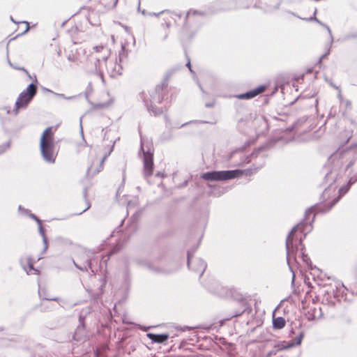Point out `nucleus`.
I'll list each match as a JSON object with an SVG mask.
<instances>
[{
	"mask_svg": "<svg viewBox=\"0 0 357 357\" xmlns=\"http://www.w3.org/2000/svg\"><path fill=\"white\" fill-rule=\"evenodd\" d=\"M330 210L328 209V204H316L312 206L305 211L304 218L289 232L285 243L286 258L289 271L293 274L292 283H294L295 280V273L291 266L290 259L292 257L294 261L297 263L296 254L299 250V245H302L307 235V233H304L307 225H310V229L309 231H310L312 228V222L314 221L315 215L319 213H326Z\"/></svg>",
	"mask_w": 357,
	"mask_h": 357,
	"instance_id": "f257e3e1",
	"label": "nucleus"
},
{
	"mask_svg": "<svg viewBox=\"0 0 357 357\" xmlns=\"http://www.w3.org/2000/svg\"><path fill=\"white\" fill-rule=\"evenodd\" d=\"M354 162V159L348 162L345 160L344 151H336L330 155L327 163L322 169V173L324 174L323 185L325 188L322 194L324 199L328 191L336 189V183L343 178Z\"/></svg>",
	"mask_w": 357,
	"mask_h": 357,
	"instance_id": "f03ea898",
	"label": "nucleus"
},
{
	"mask_svg": "<svg viewBox=\"0 0 357 357\" xmlns=\"http://www.w3.org/2000/svg\"><path fill=\"white\" fill-rule=\"evenodd\" d=\"M265 165V157L261 158V162L259 164L252 162L250 167L245 169H231L221 171H208L202 174L201 178L206 181H226L231 179L239 178L242 176H250Z\"/></svg>",
	"mask_w": 357,
	"mask_h": 357,
	"instance_id": "7ed1b4c3",
	"label": "nucleus"
},
{
	"mask_svg": "<svg viewBox=\"0 0 357 357\" xmlns=\"http://www.w3.org/2000/svg\"><path fill=\"white\" fill-rule=\"evenodd\" d=\"M53 128L47 127L42 133L40 139V151L43 160L47 163L55 162V142L54 139Z\"/></svg>",
	"mask_w": 357,
	"mask_h": 357,
	"instance_id": "20e7f679",
	"label": "nucleus"
},
{
	"mask_svg": "<svg viewBox=\"0 0 357 357\" xmlns=\"http://www.w3.org/2000/svg\"><path fill=\"white\" fill-rule=\"evenodd\" d=\"M275 143L276 141L275 140H268L264 144L259 146L257 149L253 151L250 155L242 158L241 161L235 165H243L245 164H248L252 161H253V162H257V164L260 163L263 156H264L265 158H266V155L262 153L273 148L275 145Z\"/></svg>",
	"mask_w": 357,
	"mask_h": 357,
	"instance_id": "39448f33",
	"label": "nucleus"
},
{
	"mask_svg": "<svg viewBox=\"0 0 357 357\" xmlns=\"http://www.w3.org/2000/svg\"><path fill=\"white\" fill-rule=\"evenodd\" d=\"M206 16V13L204 11H200L197 10L190 9L187 12L185 17V22L183 24V27L182 29V36L181 41L182 43H185L186 41L191 40L196 34V31L192 33H188V22H197L199 17H204Z\"/></svg>",
	"mask_w": 357,
	"mask_h": 357,
	"instance_id": "423d86ee",
	"label": "nucleus"
},
{
	"mask_svg": "<svg viewBox=\"0 0 357 357\" xmlns=\"http://www.w3.org/2000/svg\"><path fill=\"white\" fill-rule=\"evenodd\" d=\"M141 152L143 153V174L144 178L148 180L153 172V152L151 151V148H148V149L145 151L142 140L139 154H140Z\"/></svg>",
	"mask_w": 357,
	"mask_h": 357,
	"instance_id": "0eeeda50",
	"label": "nucleus"
},
{
	"mask_svg": "<svg viewBox=\"0 0 357 357\" xmlns=\"http://www.w3.org/2000/svg\"><path fill=\"white\" fill-rule=\"evenodd\" d=\"M238 7L241 8H249L252 3L255 1L254 8L263 9L266 13H272L279 9L282 1L281 0H277V3L274 6H263L261 0H237Z\"/></svg>",
	"mask_w": 357,
	"mask_h": 357,
	"instance_id": "6e6552de",
	"label": "nucleus"
},
{
	"mask_svg": "<svg viewBox=\"0 0 357 357\" xmlns=\"http://www.w3.org/2000/svg\"><path fill=\"white\" fill-rule=\"evenodd\" d=\"M169 75H166L160 84L157 85L151 93L150 102L160 104L165 100L166 90L168 85Z\"/></svg>",
	"mask_w": 357,
	"mask_h": 357,
	"instance_id": "1a4fd4ad",
	"label": "nucleus"
},
{
	"mask_svg": "<svg viewBox=\"0 0 357 357\" xmlns=\"http://www.w3.org/2000/svg\"><path fill=\"white\" fill-rule=\"evenodd\" d=\"M204 287L209 292L218 297L225 298L229 295V290L216 280H208L205 282Z\"/></svg>",
	"mask_w": 357,
	"mask_h": 357,
	"instance_id": "9d476101",
	"label": "nucleus"
},
{
	"mask_svg": "<svg viewBox=\"0 0 357 357\" xmlns=\"http://www.w3.org/2000/svg\"><path fill=\"white\" fill-rule=\"evenodd\" d=\"M139 264L145 266L149 271L158 274H170L175 272L176 268H169L165 266L162 261L158 262V264H155V262L148 260H140Z\"/></svg>",
	"mask_w": 357,
	"mask_h": 357,
	"instance_id": "9b49d317",
	"label": "nucleus"
},
{
	"mask_svg": "<svg viewBox=\"0 0 357 357\" xmlns=\"http://www.w3.org/2000/svg\"><path fill=\"white\" fill-rule=\"evenodd\" d=\"M211 13L240 9L237 0H217L209 8Z\"/></svg>",
	"mask_w": 357,
	"mask_h": 357,
	"instance_id": "f8f14e48",
	"label": "nucleus"
},
{
	"mask_svg": "<svg viewBox=\"0 0 357 357\" xmlns=\"http://www.w3.org/2000/svg\"><path fill=\"white\" fill-rule=\"evenodd\" d=\"M305 333L303 331H300L298 335L296 336L294 339H291L288 342L285 341H280L278 342L274 345V348L278 350V351H283L294 348L295 347L299 346L301 344L302 341L304 338Z\"/></svg>",
	"mask_w": 357,
	"mask_h": 357,
	"instance_id": "ddd939ff",
	"label": "nucleus"
},
{
	"mask_svg": "<svg viewBox=\"0 0 357 357\" xmlns=\"http://www.w3.org/2000/svg\"><path fill=\"white\" fill-rule=\"evenodd\" d=\"M86 314H83L82 312L79 316V325L77 326L75 331L73 335V340L76 342H84L86 337Z\"/></svg>",
	"mask_w": 357,
	"mask_h": 357,
	"instance_id": "4468645a",
	"label": "nucleus"
},
{
	"mask_svg": "<svg viewBox=\"0 0 357 357\" xmlns=\"http://www.w3.org/2000/svg\"><path fill=\"white\" fill-rule=\"evenodd\" d=\"M356 182L357 174L350 177L347 183L340 188L338 190V196L333 199V200L328 203V209H331L340 200V199L349 192L351 187Z\"/></svg>",
	"mask_w": 357,
	"mask_h": 357,
	"instance_id": "2eb2a0df",
	"label": "nucleus"
},
{
	"mask_svg": "<svg viewBox=\"0 0 357 357\" xmlns=\"http://www.w3.org/2000/svg\"><path fill=\"white\" fill-rule=\"evenodd\" d=\"M268 86L266 84H261L258 86L257 87L249 90L245 93L234 94L231 96V97L239 99V100H251L257 96L263 93L266 91Z\"/></svg>",
	"mask_w": 357,
	"mask_h": 357,
	"instance_id": "dca6fc26",
	"label": "nucleus"
},
{
	"mask_svg": "<svg viewBox=\"0 0 357 357\" xmlns=\"http://www.w3.org/2000/svg\"><path fill=\"white\" fill-rule=\"evenodd\" d=\"M34 98L26 94L25 93L21 92L15 103V107L12 113L16 116L18 114L20 109H26Z\"/></svg>",
	"mask_w": 357,
	"mask_h": 357,
	"instance_id": "f3484780",
	"label": "nucleus"
},
{
	"mask_svg": "<svg viewBox=\"0 0 357 357\" xmlns=\"http://www.w3.org/2000/svg\"><path fill=\"white\" fill-rule=\"evenodd\" d=\"M192 262L194 263L192 266H188L190 270H191L195 273L197 274L200 278L203 275L206 267V262L202 258H195L192 259Z\"/></svg>",
	"mask_w": 357,
	"mask_h": 357,
	"instance_id": "a211bd4d",
	"label": "nucleus"
},
{
	"mask_svg": "<svg viewBox=\"0 0 357 357\" xmlns=\"http://www.w3.org/2000/svg\"><path fill=\"white\" fill-rule=\"evenodd\" d=\"M289 13L291 14L292 15L294 16H296L303 20H305V21H314L316 22L317 23H318L319 24L324 26L328 33H329V36H330V38H331V42L333 43V35H332V31H331V28L326 24L323 23L322 22H321L318 18H317L316 17V13H317V9L314 10V15L313 16L309 17V18H302V17H300L299 16L296 15L294 12H291V11H287Z\"/></svg>",
	"mask_w": 357,
	"mask_h": 357,
	"instance_id": "6ab92c4d",
	"label": "nucleus"
},
{
	"mask_svg": "<svg viewBox=\"0 0 357 357\" xmlns=\"http://www.w3.org/2000/svg\"><path fill=\"white\" fill-rule=\"evenodd\" d=\"M148 338L153 343H158V344H163L165 343L169 337V335L168 333H147Z\"/></svg>",
	"mask_w": 357,
	"mask_h": 357,
	"instance_id": "aec40b11",
	"label": "nucleus"
},
{
	"mask_svg": "<svg viewBox=\"0 0 357 357\" xmlns=\"http://www.w3.org/2000/svg\"><path fill=\"white\" fill-rule=\"evenodd\" d=\"M141 96L143 98V102L149 112L152 113L155 116H160L161 114H163L162 107H158L154 105L155 103L150 102V104H149L146 98L143 97V93L141 94Z\"/></svg>",
	"mask_w": 357,
	"mask_h": 357,
	"instance_id": "412c9836",
	"label": "nucleus"
},
{
	"mask_svg": "<svg viewBox=\"0 0 357 357\" xmlns=\"http://www.w3.org/2000/svg\"><path fill=\"white\" fill-rule=\"evenodd\" d=\"M34 82L29 84L26 88L22 91V92L25 93L27 95L34 98L38 92L37 85L38 84V82L36 77V75H34Z\"/></svg>",
	"mask_w": 357,
	"mask_h": 357,
	"instance_id": "4be33fe9",
	"label": "nucleus"
},
{
	"mask_svg": "<svg viewBox=\"0 0 357 357\" xmlns=\"http://www.w3.org/2000/svg\"><path fill=\"white\" fill-rule=\"evenodd\" d=\"M101 284L100 286V288L96 291H90V296L91 299H93L95 302H98L102 297V288L106 284V280L105 278H100Z\"/></svg>",
	"mask_w": 357,
	"mask_h": 357,
	"instance_id": "5701e85b",
	"label": "nucleus"
},
{
	"mask_svg": "<svg viewBox=\"0 0 357 357\" xmlns=\"http://www.w3.org/2000/svg\"><path fill=\"white\" fill-rule=\"evenodd\" d=\"M119 139L120 137H119L113 142V144L110 146L109 151L104 155L102 160H100L99 167L96 169V171L93 173L92 176L94 175L95 174L99 173L102 170L104 162L113 151L116 142Z\"/></svg>",
	"mask_w": 357,
	"mask_h": 357,
	"instance_id": "b1692460",
	"label": "nucleus"
},
{
	"mask_svg": "<svg viewBox=\"0 0 357 357\" xmlns=\"http://www.w3.org/2000/svg\"><path fill=\"white\" fill-rule=\"evenodd\" d=\"M241 307L239 310L234 311L229 317L226 318L227 320H229L233 317H238L242 315L244 312H248L250 313L252 311V307L249 305H241Z\"/></svg>",
	"mask_w": 357,
	"mask_h": 357,
	"instance_id": "393cba45",
	"label": "nucleus"
},
{
	"mask_svg": "<svg viewBox=\"0 0 357 357\" xmlns=\"http://www.w3.org/2000/svg\"><path fill=\"white\" fill-rule=\"evenodd\" d=\"M93 255L92 252H87L86 255L83 257V259L79 262L80 265H85L88 264V269H91V272H94V270L92 267V261H93Z\"/></svg>",
	"mask_w": 357,
	"mask_h": 357,
	"instance_id": "a878e982",
	"label": "nucleus"
},
{
	"mask_svg": "<svg viewBox=\"0 0 357 357\" xmlns=\"http://www.w3.org/2000/svg\"><path fill=\"white\" fill-rule=\"evenodd\" d=\"M285 319L282 317H273V328L274 329H282L285 326Z\"/></svg>",
	"mask_w": 357,
	"mask_h": 357,
	"instance_id": "bb28decb",
	"label": "nucleus"
},
{
	"mask_svg": "<svg viewBox=\"0 0 357 357\" xmlns=\"http://www.w3.org/2000/svg\"><path fill=\"white\" fill-rule=\"evenodd\" d=\"M199 246V244H197L196 246H194L191 248L190 250L187 251V266H192L194 263L192 262V259L193 257L194 254L195 253L197 248Z\"/></svg>",
	"mask_w": 357,
	"mask_h": 357,
	"instance_id": "cd10ccee",
	"label": "nucleus"
},
{
	"mask_svg": "<svg viewBox=\"0 0 357 357\" xmlns=\"http://www.w3.org/2000/svg\"><path fill=\"white\" fill-rule=\"evenodd\" d=\"M301 258L309 269L312 270L314 268H317L315 266H313L310 258L305 253V252H301Z\"/></svg>",
	"mask_w": 357,
	"mask_h": 357,
	"instance_id": "c85d7f7f",
	"label": "nucleus"
},
{
	"mask_svg": "<svg viewBox=\"0 0 357 357\" xmlns=\"http://www.w3.org/2000/svg\"><path fill=\"white\" fill-rule=\"evenodd\" d=\"M27 265L29 271H28L26 268L23 266L24 270L26 272L27 274H29V271H33V274H39V270L35 268L33 266V262L32 261L31 257H29L27 259Z\"/></svg>",
	"mask_w": 357,
	"mask_h": 357,
	"instance_id": "c756f323",
	"label": "nucleus"
},
{
	"mask_svg": "<svg viewBox=\"0 0 357 357\" xmlns=\"http://www.w3.org/2000/svg\"><path fill=\"white\" fill-rule=\"evenodd\" d=\"M317 309L316 307H311L306 313L307 319L308 321H314L317 318Z\"/></svg>",
	"mask_w": 357,
	"mask_h": 357,
	"instance_id": "7c9ffc66",
	"label": "nucleus"
},
{
	"mask_svg": "<svg viewBox=\"0 0 357 357\" xmlns=\"http://www.w3.org/2000/svg\"><path fill=\"white\" fill-rule=\"evenodd\" d=\"M316 93H317V92L315 90H314L313 92H310V93H307V91H304L299 96H298L294 100V101L291 102V104H293L294 102L299 100L305 99V98H312L315 96Z\"/></svg>",
	"mask_w": 357,
	"mask_h": 357,
	"instance_id": "2f4dec72",
	"label": "nucleus"
},
{
	"mask_svg": "<svg viewBox=\"0 0 357 357\" xmlns=\"http://www.w3.org/2000/svg\"><path fill=\"white\" fill-rule=\"evenodd\" d=\"M234 298L241 305H248V300L241 294H233Z\"/></svg>",
	"mask_w": 357,
	"mask_h": 357,
	"instance_id": "473e14b6",
	"label": "nucleus"
},
{
	"mask_svg": "<svg viewBox=\"0 0 357 357\" xmlns=\"http://www.w3.org/2000/svg\"><path fill=\"white\" fill-rule=\"evenodd\" d=\"M38 286H40V284H38ZM46 294V291L45 289H41L40 287H39L38 288V295H39V297L43 299V300H47V301H59V298L58 297H53V298H46V297H44L43 296H45Z\"/></svg>",
	"mask_w": 357,
	"mask_h": 357,
	"instance_id": "72a5a7b5",
	"label": "nucleus"
},
{
	"mask_svg": "<svg viewBox=\"0 0 357 357\" xmlns=\"http://www.w3.org/2000/svg\"><path fill=\"white\" fill-rule=\"evenodd\" d=\"M356 38H357V30L351 31V32H349V33L345 34L343 36L342 40L344 41V42H346V41H349L351 40H354V39H356Z\"/></svg>",
	"mask_w": 357,
	"mask_h": 357,
	"instance_id": "f704fd0d",
	"label": "nucleus"
},
{
	"mask_svg": "<svg viewBox=\"0 0 357 357\" xmlns=\"http://www.w3.org/2000/svg\"><path fill=\"white\" fill-rule=\"evenodd\" d=\"M11 142L9 140L5 143L0 144V155L4 153L10 147Z\"/></svg>",
	"mask_w": 357,
	"mask_h": 357,
	"instance_id": "c9c22d12",
	"label": "nucleus"
},
{
	"mask_svg": "<svg viewBox=\"0 0 357 357\" xmlns=\"http://www.w3.org/2000/svg\"><path fill=\"white\" fill-rule=\"evenodd\" d=\"M128 50L126 49V45H121V50L119 52V56L120 62L122 61L123 58H126L128 56Z\"/></svg>",
	"mask_w": 357,
	"mask_h": 357,
	"instance_id": "e433bc0d",
	"label": "nucleus"
},
{
	"mask_svg": "<svg viewBox=\"0 0 357 357\" xmlns=\"http://www.w3.org/2000/svg\"><path fill=\"white\" fill-rule=\"evenodd\" d=\"M327 295L328 296L324 299L322 303L334 307L335 305V302L331 299L328 292H327Z\"/></svg>",
	"mask_w": 357,
	"mask_h": 357,
	"instance_id": "4c0bfd02",
	"label": "nucleus"
},
{
	"mask_svg": "<svg viewBox=\"0 0 357 357\" xmlns=\"http://www.w3.org/2000/svg\"><path fill=\"white\" fill-rule=\"evenodd\" d=\"M73 264L75 265V266L78 268L79 270L82 271H88V266L89 265L88 264H85V265H80L79 264V262H77L75 261V260L73 259Z\"/></svg>",
	"mask_w": 357,
	"mask_h": 357,
	"instance_id": "58836bf2",
	"label": "nucleus"
},
{
	"mask_svg": "<svg viewBox=\"0 0 357 357\" xmlns=\"http://www.w3.org/2000/svg\"><path fill=\"white\" fill-rule=\"evenodd\" d=\"M73 264L75 265V266L78 268L79 270L82 271H88V266L89 265L88 264H85V265H80L79 264V262H77L75 261V260L73 259Z\"/></svg>",
	"mask_w": 357,
	"mask_h": 357,
	"instance_id": "ea45409f",
	"label": "nucleus"
},
{
	"mask_svg": "<svg viewBox=\"0 0 357 357\" xmlns=\"http://www.w3.org/2000/svg\"><path fill=\"white\" fill-rule=\"evenodd\" d=\"M54 94L57 97L68 100L76 99L77 97V96H66L65 94L59 93H54Z\"/></svg>",
	"mask_w": 357,
	"mask_h": 357,
	"instance_id": "a19ab883",
	"label": "nucleus"
},
{
	"mask_svg": "<svg viewBox=\"0 0 357 357\" xmlns=\"http://www.w3.org/2000/svg\"><path fill=\"white\" fill-rule=\"evenodd\" d=\"M10 66L13 68L14 69H16V70H21V71H23L24 73H26V75H27V77L29 78H31V75L28 72V70L24 68V67H18V66H14L13 63H10Z\"/></svg>",
	"mask_w": 357,
	"mask_h": 357,
	"instance_id": "79ce46f5",
	"label": "nucleus"
},
{
	"mask_svg": "<svg viewBox=\"0 0 357 357\" xmlns=\"http://www.w3.org/2000/svg\"><path fill=\"white\" fill-rule=\"evenodd\" d=\"M121 70H122V66L120 65V64H117L116 63H115V66H114V71L115 73H112V74L111 75V76H114L116 74V75H121Z\"/></svg>",
	"mask_w": 357,
	"mask_h": 357,
	"instance_id": "37998d69",
	"label": "nucleus"
},
{
	"mask_svg": "<svg viewBox=\"0 0 357 357\" xmlns=\"http://www.w3.org/2000/svg\"><path fill=\"white\" fill-rule=\"evenodd\" d=\"M192 123H208V121H190L188 122H186V123H184L181 124L178 128H183V127L186 126L187 125L191 124Z\"/></svg>",
	"mask_w": 357,
	"mask_h": 357,
	"instance_id": "c03bdc74",
	"label": "nucleus"
},
{
	"mask_svg": "<svg viewBox=\"0 0 357 357\" xmlns=\"http://www.w3.org/2000/svg\"><path fill=\"white\" fill-rule=\"evenodd\" d=\"M243 148H239V149H236V150H234V151H231V152L229 153V156H228L227 160H231L232 159L233 156H234L235 154L238 153H241V152L243 151Z\"/></svg>",
	"mask_w": 357,
	"mask_h": 357,
	"instance_id": "a18cd8bd",
	"label": "nucleus"
},
{
	"mask_svg": "<svg viewBox=\"0 0 357 357\" xmlns=\"http://www.w3.org/2000/svg\"><path fill=\"white\" fill-rule=\"evenodd\" d=\"M84 200H85V202L86 204V207L81 212L75 213V215H81L91 208V203H90L89 200L88 199V198H86V199H84Z\"/></svg>",
	"mask_w": 357,
	"mask_h": 357,
	"instance_id": "49530a36",
	"label": "nucleus"
},
{
	"mask_svg": "<svg viewBox=\"0 0 357 357\" xmlns=\"http://www.w3.org/2000/svg\"><path fill=\"white\" fill-rule=\"evenodd\" d=\"M79 129H80V133H81L82 137L84 140V144H85V146H88L86 142L85 141V139L84 138V132H83V127H82V116H81L79 119Z\"/></svg>",
	"mask_w": 357,
	"mask_h": 357,
	"instance_id": "de8ad7c7",
	"label": "nucleus"
},
{
	"mask_svg": "<svg viewBox=\"0 0 357 357\" xmlns=\"http://www.w3.org/2000/svg\"><path fill=\"white\" fill-rule=\"evenodd\" d=\"M29 217L30 218H31L32 220H35V221L37 222V224H38V225H40V222H41L42 221H41V220H40V219L38 216H36L35 214H33V213H32L31 212V213L29 215Z\"/></svg>",
	"mask_w": 357,
	"mask_h": 357,
	"instance_id": "09e8293b",
	"label": "nucleus"
},
{
	"mask_svg": "<svg viewBox=\"0 0 357 357\" xmlns=\"http://www.w3.org/2000/svg\"><path fill=\"white\" fill-rule=\"evenodd\" d=\"M43 243L44 244V248H43V253L45 252L48 248V240H47V236H43Z\"/></svg>",
	"mask_w": 357,
	"mask_h": 357,
	"instance_id": "8fccbe9b",
	"label": "nucleus"
},
{
	"mask_svg": "<svg viewBox=\"0 0 357 357\" xmlns=\"http://www.w3.org/2000/svg\"><path fill=\"white\" fill-rule=\"evenodd\" d=\"M38 231H39L40 235L42 236V238L43 236H46L45 230L42 225V222H40V225H38Z\"/></svg>",
	"mask_w": 357,
	"mask_h": 357,
	"instance_id": "3c124183",
	"label": "nucleus"
},
{
	"mask_svg": "<svg viewBox=\"0 0 357 357\" xmlns=\"http://www.w3.org/2000/svg\"><path fill=\"white\" fill-rule=\"evenodd\" d=\"M278 350L275 349L274 347L272 350L269 351L268 353H267V357H271L272 356H275L278 353Z\"/></svg>",
	"mask_w": 357,
	"mask_h": 357,
	"instance_id": "603ef678",
	"label": "nucleus"
},
{
	"mask_svg": "<svg viewBox=\"0 0 357 357\" xmlns=\"http://www.w3.org/2000/svg\"><path fill=\"white\" fill-rule=\"evenodd\" d=\"M96 65L97 64L96 63V73H97L98 75L100 77V78L101 79L102 82H105V79H104L103 73H102V72H101L100 70H98Z\"/></svg>",
	"mask_w": 357,
	"mask_h": 357,
	"instance_id": "864d4df0",
	"label": "nucleus"
},
{
	"mask_svg": "<svg viewBox=\"0 0 357 357\" xmlns=\"http://www.w3.org/2000/svg\"><path fill=\"white\" fill-rule=\"evenodd\" d=\"M169 36V31L167 30H166L165 31V33L164 35L160 38V40L161 41H165L167 40V38H168Z\"/></svg>",
	"mask_w": 357,
	"mask_h": 357,
	"instance_id": "5fc2aeb1",
	"label": "nucleus"
},
{
	"mask_svg": "<svg viewBox=\"0 0 357 357\" xmlns=\"http://www.w3.org/2000/svg\"><path fill=\"white\" fill-rule=\"evenodd\" d=\"M119 250V248L118 247H114L109 252V255H112L115 253H116Z\"/></svg>",
	"mask_w": 357,
	"mask_h": 357,
	"instance_id": "6e6d98bb",
	"label": "nucleus"
},
{
	"mask_svg": "<svg viewBox=\"0 0 357 357\" xmlns=\"http://www.w3.org/2000/svg\"><path fill=\"white\" fill-rule=\"evenodd\" d=\"M317 318L318 319H321L323 317V315H324V313H323V311H322V308L321 307H319L318 310H317Z\"/></svg>",
	"mask_w": 357,
	"mask_h": 357,
	"instance_id": "4d7b16f0",
	"label": "nucleus"
},
{
	"mask_svg": "<svg viewBox=\"0 0 357 357\" xmlns=\"http://www.w3.org/2000/svg\"><path fill=\"white\" fill-rule=\"evenodd\" d=\"M68 60L71 62H75L76 57L73 54H69L67 57Z\"/></svg>",
	"mask_w": 357,
	"mask_h": 357,
	"instance_id": "13d9d810",
	"label": "nucleus"
},
{
	"mask_svg": "<svg viewBox=\"0 0 357 357\" xmlns=\"http://www.w3.org/2000/svg\"><path fill=\"white\" fill-rule=\"evenodd\" d=\"M186 66L188 68V69L190 71V73H194V71L192 69V66H191L190 59H188V61H187V63H186Z\"/></svg>",
	"mask_w": 357,
	"mask_h": 357,
	"instance_id": "bf43d9fd",
	"label": "nucleus"
},
{
	"mask_svg": "<svg viewBox=\"0 0 357 357\" xmlns=\"http://www.w3.org/2000/svg\"><path fill=\"white\" fill-rule=\"evenodd\" d=\"M155 176L157 177H160V178H164L165 176V174L164 172H158L156 174H155Z\"/></svg>",
	"mask_w": 357,
	"mask_h": 357,
	"instance_id": "052dcab7",
	"label": "nucleus"
},
{
	"mask_svg": "<svg viewBox=\"0 0 357 357\" xmlns=\"http://www.w3.org/2000/svg\"><path fill=\"white\" fill-rule=\"evenodd\" d=\"M329 54H330V50H328V52H326L325 54L321 55V56L319 58V62L320 63L321 61V60L324 58H325L326 56H327Z\"/></svg>",
	"mask_w": 357,
	"mask_h": 357,
	"instance_id": "680f3d73",
	"label": "nucleus"
},
{
	"mask_svg": "<svg viewBox=\"0 0 357 357\" xmlns=\"http://www.w3.org/2000/svg\"><path fill=\"white\" fill-rule=\"evenodd\" d=\"M214 105H215V102H206L205 104V107H208V108L213 107H214Z\"/></svg>",
	"mask_w": 357,
	"mask_h": 357,
	"instance_id": "e2e57ef3",
	"label": "nucleus"
},
{
	"mask_svg": "<svg viewBox=\"0 0 357 357\" xmlns=\"http://www.w3.org/2000/svg\"><path fill=\"white\" fill-rule=\"evenodd\" d=\"M87 193H88V189L86 187H85L83 189V197H84V199H86V198H87Z\"/></svg>",
	"mask_w": 357,
	"mask_h": 357,
	"instance_id": "0e129e2a",
	"label": "nucleus"
},
{
	"mask_svg": "<svg viewBox=\"0 0 357 357\" xmlns=\"http://www.w3.org/2000/svg\"><path fill=\"white\" fill-rule=\"evenodd\" d=\"M22 23L26 24V29H25L24 31L22 33V34H24V33H25L26 32L28 31V30L29 29V22H27L26 21L22 22Z\"/></svg>",
	"mask_w": 357,
	"mask_h": 357,
	"instance_id": "69168bd1",
	"label": "nucleus"
},
{
	"mask_svg": "<svg viewBox=\"0 0 357 357\" xmlns=\"http://www.w3.org/2000/svg\"><path fill=\"white\" fill-rule=\"evenodd\" d=\"M22 212L28 216L31 213V211L27 208L24 209V211Z\"/></svg>",
	"mask_w": 357,
	"mask_h": 357,
	"instance_id": "338daca9",
	"label": "nucleus"
},
{
	"mask_svg": "<svg viewBox=\"0 0 357 357\" xmlns=\"http://www.w3.org/2000/svg\"><path fill=\"white\" fill-rule=\"evenodd\" d=\"M191 328H192L191 327L185 326L182 327L181 329L183 331H185L190 330Z\"/></svg>",
	"mask_w": 357,
	"mask_h": 357,
	"instance_id": "774afa93",
	"label": "nucleus"
}]
</instances>
